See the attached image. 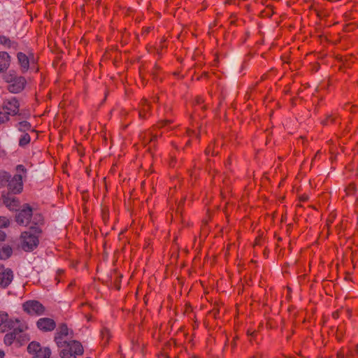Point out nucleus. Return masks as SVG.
I'll return each mask as SVG.
<instances>
[{
    "label": "nucleus",
    "instance_id": "obj_1",
    "mask_svg": "<svg viewBox=\"0 0 358 358\" xmlns=\"http://www.w3.org/2000/svg\"><path fill=\"white\" fill-rule=\"evenodd\" d=\"M17 173L13 178L9 180L10 176L6 174L4 178L8 181V187L13 194H18L21 192L23 187L22 178L26 176L27 169L22 164L17 165L16 167Z\"/></svg>",
    "mask_w": 358,
    "mask_h": 358
},
{
    "label": "nucleus",
    "instance_id": "obj_2",
    "mask_svg": "<svg viewBox=\"0 0 358 358\" xmlns=\"http://www.w3.org/2000/svg\"><path fill=\"white\" fill-rule=\"evenodd\" d=\"M55 342L59 349L62 358H67V325L62 324L59 326L55 335Z\"/></svg>",
    "mask_w": 358,
    "mask_h": 358
},
{
    "label": "nucleus",
    "instance_id": "obj_3",
    "mask_svg": "<svg viewBox=\"0 0 358 358\" xmlns=\"http://www.w3.org/2000/svg\"><path fill=\"white\" fill-rule=\"evenodd\" d=\"M13 331L8 333L4 336V343L7 345H10L14 341H17L18 342L25 341L27 340V336L25 335H22V333L27 329V327L18 323L14 327L12 328Z\"/></svg>",
    "mask_w": 358,
    "mask_h": 358
},
{
    "label": "nucleus",
    "instance_id": "obj_4",
    "mask_svg": "<svg viewBox=\"0 0 358 358\" xmlns=\"http://www.w3.org/2000/svg\"><path fill=\"white\" fill-rule=\"evenodd\" d=\"M21 247L24 251H31L38 244V239L36 236L29 231H24L21 236Z\"/></svg>",
    "mask_w": 358,
    "mask_h": 358
},
{
    "label": "nucleus",
    "instance_id": "obj_5",
    "mask_svg": "<svg viewBox=\"0 0 358 358\" xmlns=\"http://www.w3.org/2000/svg\"><path fill=\"white\" fill-rule=\"evenodd\" d=\"M24 312L29 315H41L45 313V308L38 301L32 300L24 302L22 305Z\"/></svg>",
    "mask_w": 358,
    "mask_h": 358
},
{
    "label": "nucleus",
    "instance_id": "obj_6",
    "mask_svg": "<svg viewBox=\"0 0 358 358\" xmlns=\"http://www.w3.org/2000/svg\"><path fill=\"white\" fill-rule=\"evenodd\" d=\"M32 215V208L29 204H24L22 209L16 215V222L21 225H27Z\"/></svg>",
    "mask_w": 358,
    "mask_h": 358
},
{
    "label": "nucleus",
    "instance_id": "obj_7",
    "mask_svg": "<svg viewBox=\"0 0 358 358\" xmlns=\"http://www.w3.org/2000/svg\"><path fill=\"white\" fill-rule=\"evenodd\" d=\"M13 280V272L10 268H4L0 266V287L5 289Z\"/></svg>",
    "mask_w": 358,
    "mask_h": 358
},
{
    "label": "nucleus",
    "instance_id": "obj_8",
    "mask_svg": "<svg viewBox=\"0 0 358 358\" xmlns=\"http://www.w3.org/2000/svg\"><path fill=\"white\" fill-rule=\"evenodd\" d=\"M84 348L80 342L76 340H69V358H77L82 356Z\"/></svg>",
    "mask_w": 358,
    "mask_h": 358
},
{
    "label": "nucleus",
    "instance_id": "obj_9",
    "mask_svg": "<svg viewBox=\"0 0 358 358\" xmlns=\"http://www.w3.org/2000/svg\"><path fill=\"white\" fill-rule=\"evenodd\" d=\"M20 104L16 98L6 99L3 103V109L9 115H15L19 111Z\"/></svg>",
    "mask_w": 358,
    "mask_h": 358
},
{
    "label": "nucleus",
    "instance_id": "obj_10",
    "mask_svg": "<svg viewBox=\"0 0 358 358\" xmlns=\"http://www.w3.org/2000/svg\"><path fill=\"white\" fill-rule=\"evenodd\" d=\"M36 327L42 331H52L56 327V322L49 317H41L36 322Z\"/></svg>",
    "mask_w": 358,
    "mask_h": 358
},
{
    "label": "nucleus",
    "instance_id": "obj_11",
    "mask_svg": "<svg viewBox=\"0 0 358 358\" xmlns=\"http://www.w3.org/2000/svg\"><path fill=\"white\" fill-rule=\"evenodd\" d=\"M20 322V321L17 319L15 320L8 319V315L6 312H0V327H2L3 331H5L7 329H12Z\"/></svg>",
    "mask_w": 358,
    "mask_h": 358
},
{
    "label": "nucleus",
    "instance_id": "obj_12",
    "mask_svg": "<svg viewBox=\"0 0 358 358\" xmlns=\"http://www.w3.org/2000/svg\"><path fill=\"white\" fill-rule=\"evenodd\" d=\"M25 84V78L22 76H19V78L8 85L7 89L12 93H18L24 89Z\"/></svg>",
    "mask_w": 358,
    "mask_h": 358
},
{
    "label": "nucleus",
    "instance_id": "obj_13",
    "mask_svg": "<svg viewBox=\"0 0 358 358\" xmlns=\"http://www.w3.org/2000/svg\"><path fill=\"white\" fill-rule=\"evenodd\" d=\"M2 201L3 204L11 210H16L20 205L19 201L12 195H3Z\"/></svg>",
    "mask_w": 358,
    "mask_h": 358
},
{
    "label": "nucleus",
    "instance_id": "obj_14",
    "mask_svg": "<svg viewBox=\"0 0 358 358\" xmlns=\"http://www.w3.org/2000/svg\"><path fill=\"white\" fill-rule=\"evenodd\" d=\"M18 63L22 72H25L29 69L30 59L23 52H18L17 55Z\"/></svg>",
    "mask_w": 358,
    "mask_h": 358
},
{
    "label": "nucleus",
    "instance_id": "obj_15",
    "mask_svg": "<svg viewBox=\"0 0 358 358\" xmlns=\"http://www.w3.org/2000/svg\"><path fill=\"white\" fill-rule=\"evenodd\" d=\"M10 64V56L6 52H0V71H6Z\"/></svg>",
    "mask_w": 358,
    "mask_h": 358
},
{
    "label": "nucleus",
    "instance_id": "obj_16",
    "mask_svg": "<svg viewBox=\"0 0 358 358\" xmlns=\"http://www.w3.org/2000/svg\"><path fill=\"white\" fill-rule=\"evenodd\" d=\"M20 131L27 133V131H30L31 133L35 134L36 131L31 128V124L27 121H22L18 122L15 126Z\"/></svg>",
    "mask_w": 358,
    "mask_h": 358
},
{
    "label": "nucleus",
    "instance_id": "obj_17",
    "mask_svg": "<svg viewBox=\"0 0 358 358\" xmlns=\"http://www.w3.org/2000/svg\"><path fill=\"white\" fill-rule=\"evenodd\" d=\"M150 110V103L147 101V99H142L140 103V108L138 111V115L140 118H145L146 113H148Z\"/></svg>",
    "mask_w": 358,
    "mask_h": 358
},
{
    "label": "nucleus",
    "instance_id": "obj_18",
    "mask_svg": "<svg viewBox=\"0 0 358 358\" xmlns=\"http://www.w3.org/2000/svg\"><path fill=\"white\" fill-rule=\"evenodd\" d=\"M51 352L48 348H43L35 355L33 358H50Z\"/></svg>",
    "mask_w": 358,
    "mask_h": 358
},
{
    "label": "nucleus",
    "instance_id": "obj_19",
    "mask_svg": "<svg viewBox=\"0 0 358 358\" xmlns=\"http://www.w3.org/2000/svg\"><path fill=\"white\" fill-rule=\"evenodd\" d=\"M42 348L39 343L33 341L29 344L27 351L31 354L35 355Z\"/></svg>",
    "mask_w": 358,
    "mask_h": 358
},
{
    "label": "nucleus",
    "instance_id": "obj_20",
    "mask_svg": "<svg viewBox=\"0 0 358 358\" xmlns=\"http://www.w3.org/2000/svg\"><path fill=\"white\" fill-rule=\"evenodd\" d=\"M13 250L12 248L8 246H4L0 250V259H7L10 257L12 255Z\"/></svg>",
    "mask_w": 358,
    "mask_h": 358
},
{
    "label": "nucleus",
    "instance_id": "obj_21",
    "mask_svg": "<svg viewBox=\"0 0 358 358\" xmlns=\"http://www.w3.org/2000/svg\"><path fill=\"white\" fill-rule=\"evenodd\" d=\"M31 136L28 133L23 134L19 139V145L24 147L30 143Z\"/></svg>",
    "mask_w": 358,
    "mask_h": 358
},
{
    "label": "nucleus",
    "instance_id": "obj_22",
    "mask_svg": "<svg viewBox=\"0 0 358 358\" xmlns=\"http://www.w3.org/2000/svg\"><path fill=\"white\" fill-rule=\"evenodd\" d=\"M19 78V76H17L15 73H8L4 76V80L6 83L10 84L14 81V80H16V78Z\"/></svg>",
    "mask_w": 358,
    "mask_h": 358
},
{
    "label": "nucleus",
    "instance_id": "obj_23",
    "mask_svg": "<svg viewBox=\"0 0 358 358\" xmlns=\"http://www.w3.org/2000/svg\"><path fill=\"white\" fill-rule=\"evenodd\" d=\"M0 43L10 47L11 45V41L8 38L4 36H0Z\"/></svg>",
    "mask_w": 358,
    "mask_h": 358
},
{
    "label": "nucleus",
    "instance_id": "obj_24",
    "mask_svg": "<svg viewBox=\"0 0 358 358\" xmlns=\"http://www.w3.org/2000/svg\"><path fill=\"white\" fill-rule=\"evenodd\" d=\"M9 224V220L7 217L0 216V228L6 227Z\"/></svg>",
    "mask_w": 358,
    "mask_h": 358
},
{
    "label": "nucleus",
    "instance_id": "obj_25",
    "mask_svg": "<svg viewBox=\"0 0 358 358\" xmlns=\"http://www.w3.org/2000/svg\"><path fill=\"white\" fill-rule=\"evenodd\" d=\"M9 117L8 115L4 112H0V124L5 123L8 121Z\"/></svg>",
    "mask_w": 358,
    "mask_h": 358
},
{
    "label": "nucleus",
    "instance_id": "obj_26",
    "mask_svg": "<svg viewBox=\"0 0 358 358\" xmlns=\"http://www.w3.org/2000/svg\"><path fill=\"white\" fill-rule=\"evenodd\" d=\"M356 355L358 356V344L356 345L355 349L354 350H349V352L347 355V357H355Z\"/></svg>",
    "mask_w": 358,
    "mask_h": 358
},
{
    "label": "nucleus",
    "instance_id": "obj_27",
    "mask_svg": "<svg viewBox=\"0 0 358 358\" xmlns=\"http://www.w3.org/2000/svg\"><path fill=\"white\" fill-rule=\"evenodd\" d=\"M347 194H353L355 191V186L353 184L350 185L345 189Z\"/></svg>",
    "mask_w": 358,
    "mask_h": 358
},
{
    "label": "nucleus",
    "instance_id": "obj_28",
    "mask_svg": "<svg viewBox=\"0 0 358 358\" xmlns=\"http://www.w3.org/2000/svg\"><path fill=\"white\" fill-rule=\"evenodd\" d=\"M101 335H102V337L103 338H104L105 337L106 338V339L108 340V337H109V331L108 329H103L102 331H101Z\"/></svg>",
    "mask_w": 358,
    "mask_h": 358
},
{
    "label": "nucleus",
    "instance_id": "obj_29",
    "mask_svg": "<svg viewBox=\"0 0 358 358\" xmlns=\"http://www.w3.org/2000/svg\"><path fill=\"white\" fill-rule=\"evenodd\" d=\"M156 138H157L156 135H152L151 134H149V137H148V140L145 139V141L151 142V141H154L155 139H156Z\"/></svg>",
    "mask_w": 358,
    "mask_h": 358
},
{
    "label": "nucleus",
    "instance_id": "obj_30",
    "mask_svg": "<svg viewBox=\"0 0 358 358\" xmlns=\"http://www.w3.org/2000/svg\"><path fill=\"white\" fill-rule=\"evenodd\" d=\"M337 357L338 358H345V354L343 350H341L340 352H338ZM346 358L348 357H346Z\"/></svg>",
    "mask_w": 358,
    "mask_h": 358
},
{
    "label": "nucleus",
    "instance_id": "obj_31",
    "mask_svg": "<svg viewBox=\"0 0 358 358\" xmlns=\"http://www.w3.org/2000/svg\"><path fill=\"white\" fill-rule=\"evenodd\" d=\"M6 238V234L0 229V241H4Z\"/></svg>",
    "mask_w": 358,
    "mask_h": 358
},
{
    "label": "nucleus",
    "instance_id": "obj_32",
    "mask_svg": "<svg viewBox=\"0 0 358 358\" xmlns=\"http://www.w3.org/2000/svg\"><path fill=\"white\" fill-rule=\"evenodd\" d=\"M329 120H331V122H333V121H334V119L332 118V117H331V115H330V116H329V117H327V119L325 121H324V122H323V124H328V121H329Z\"/></svg>",
    "mask_w": 358,
    "mask_h": 358
},
{
    "label": "nucleus",
    "instance_id": "obj_33",
    "mask_svg": "<svg viewBox=\"0 0 358 358\" xmlns=\"http://www.w3.org/2000/svg\"><path fill=\"white\" fill-rule=\"evenodd\" d=\"M5 356V353L3 351L0 350V358H3Z\"/></svg>",
    "mask_w": 358,
    "mask_h": 358
},
{
    "label": "nucleus",
    "instance_id": "obj_34",
    "mask_svg": "<svg viewBox=\"0 0 358 358\" xmlns=\"http://www.w3.org/2000/svg\"><path fill=\"white\" fill-rule=\"evenodd\" d=\"M203 101V99L201 98H197L196 103L198 104H200Z\"/></svg>",
    "mask_w": 358,
    "mask_h": 358
},
{
    "label": "nucleus",
    "instance_id": "obj_35",
    "mask_svg": "<svg viewBox=\"0 0 358 358\" xmlns=\"http://www.w3.org/2000/svg\"><path fill=\"white\" fill-rule=\"evenodd\" d=\"M166 122H170V121H167V120H166V121H164V122H159V124L160 125V127H162V126H164V124H165Z\"/></svg>",
    "mask_w": 358,
    "mask_h": 358
},
{
    "label": "nucleus",
    "instance_id": "obj_36",
    "mask_svg": "<svg viewBox=\"0 0 358 358\" xmlns=\"http://www.w3.org/2000/svg\"><path fill=\"white\" fill-rule=\"evenodd\" d=\"M247 333H248V335H249V336H253L255 332L250 331V330H248Z\"/></svg>",
    "mask_w": 358,
    "mask_h": 358
},
{
    "label": "nucleus",
    "instance_id": "obj_37",
    "mask_svg": "<svg viewBox=\"0 0 358 358\" xmlns=\"http://www.w3.org/2000/svg\"><path fill=\"white\" fill-rule=\"evenodd\" d=\"M32 60H33V64H34L36 62V59L34 57V55H32Z\"/></svg>",
    "mask_w": 358,
    "mask_h": 358
},
{
    "label": "nucleus",
    "instance_id": "obj_38",
    "mask_svg": "<svg viewBox=\"0 0 358 358\" xmlns=\"http://www.w3.org/2000/svg\"><path fill=\"white\" fill-rule=\"evenodd\" d=\"M210 148H207V149L206 150V154L208 155H209V153H210Z\"/></svg>",
    "mask_w": 358,
    "mask_h": 358
},
{
    "label": "nucleus",
    "instance_id": "obj_39",
    "mask_svg": "<svg viewBox=\"0 0 358 358\" xmlns=\"http://www.w3.org/2000/svg\"><path fill=\"white\" fill-rule=\"evenodd\" d=\"M333 316H334V317H338V313H336H336H333Z\"/></svg>",
    "mask_w": 358,
    "mask_h": 358
},
{
    "label": "nucleus",
    "instance_id": "obj_40",
    "mask_svg": "<svg viewBox=\"0 0 358 358\" xmlns=\"http://www.w3.org/2000/svg\"><path fill=\"white\" fill-rule=\"evenodd\" d=\"M353 108H354V106H351V107H350V111H351L352 113H354V112H355V110H354Z\"/></svg>",
    "mask_w": 358,
    "mask_h": 358
},
{
    "label": "nucleus",
    "instance_id": "obj_41",
    "mask_svg": "<svg viewBox=\"0 0 358 358\" xmlns=\"http://www.w3.org/2000/svg\"><path fill=\"white\" fill-rule=\"evenodd\" d=\"M349 106V104H346L345 106V110H348V107Z\"/></svg>",
    "mask_w": 358,
    "mask_h": 358
},
{
    "label": "nucleus",
    "instance_id": "obj_42",
    "mask_svg": "<svg viewBox=\"0 0 358 358\" xmlns=\"http://www.w3.org/2000/svg\"><path fill=\"white\" fill-rule=\"evenodd\" d=\"M157 100H158V98H154L153 101L155 102V101H157Z\"/></svg>",
    "mask_w": 358,
    "mask_h": 358
},
{
    "label": "nucleus",
    "instance_id": "obj_43",
    "mask_svg": "<svg viewBox=\"0 0 358 358\" xmlns=\"http://www.w3.org/2000/svg\"><path fill=\"white\" fill-rule=\"evenodd\" d=\"M190 132H191V133H194V131H189V135H191V134H190Z\"/></svg>",
    "mask_w": 358,
    "mask_h": 358
},
{
    "label": "nucleus",
    "instance_id": "obj_44",
    "mask_svg": "<svg viewBox=\"0 0 358 358\" xmlns=\"http://www.w3.org/2000/svg\"><path fill=\"white\" fill-rule=\"evenodd\" d=\"M70 334H72V331H70V332L69 331V332H68V334H69V335Z\"/></svg>",
    "mask_w": 358,
    "mask_h": 358
},
{
    "label": "nucleus",
    "instance_id": "obj_45",
    "mask_svg": "<svg viewBox=\"0 0 358 358\" xmlns=\"http://www.w3.org/2000/svg\"><path fill=\"white\" fill-rule=\"evenodd\" d=\"M70 334H72V331H70V332L69 331V332H68V334H69V335Z\"/></svg>",
    "mask_w": 358,
    "mask_h": 358
},
{
    "label": "nucleus",
    "instance_id": "obj_46",
    "mask_svg": "<svg viewBox=\"0 0 358 358\" xmlns=\"http://www.w3.org/2000/svg\"><path fill=\"white\" fill-rule=\"evenodd\" d=\"M357 205H358V200H357Z\"/></svg>",
    "mask_w": 358,
    "mask_h": 358
}]
</instances>
